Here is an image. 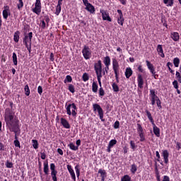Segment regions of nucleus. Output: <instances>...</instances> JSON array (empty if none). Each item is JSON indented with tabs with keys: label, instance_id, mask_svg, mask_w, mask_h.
<instances>
[{
	"label": "nucleus",
	"instance_id": "f8f14e48",
	"mask_svg": "<svg viewBox=\"0 0 181 181\" xmlns=\"http://www.w3.org/2000/svg\"><path fill=\"white\" fill-rule=\"evenodd\" d=\"M117 13H119V16L117 17V23L121 25V26H124V15L122 14V11L117 10Z\"/></svg>",
	"mask_w": 181,
	"mask_h": 181
},
{
	"label": "nucleus",
	"instance_id": "39448f33",
	"mask_svg": "<svg viewBox=\"0 0 181 181\" xmlns=\"http://www.w3.org/2000/svg\"><path fill=\"white\" fill-rule=\"evenodd\" d=\"M112 69L115 73L116 80H118V76H119V64L117 59H112Z\"/></svg>",
	"mask_w": 181,
	"mask_h": 181
},
{
	"label": "nucleus",
	"instance_id": "c03bdc74",
	"mask_svg": "<svg viewBox=\"0 0 181 181\" xmlns=\"http://www.w3.org/2000/svg\"><path fill=\"white\" fill-rule=\"evenodd\" d=\"M24 90L25 91V95H29L30 94V89H29V86L26 85Z\"/></svg>",
	"mask_w": 181,
	"mask_h": 181
},
{
	"label": "nucleus",
	"instance_id": "79ce46f5",
	"mask_svg": "<svg viewBox=\"0 0 181 181\" xmlns=\"http://www.w3.org/2000/svg\"><path fill=\"white\" fill-rule=\"evenodd\" d=\"M114 145H117V140L115 139H112L109 142L108 146H110V148H112V146H114Z\"/></svg>",
	"mask_w": 181,
	"mask_h": 181
},
{
	"label": "nucleus",
	"instance_id": "9d476101",
	"mask_svg": "<svg viewBox=\"0 0 181 181\" xmlns=\"http://www.w3.org/2000/svg\"><path fill=\"white\" fill-rule=\"evenodd\" d=\"M100 13L102 14L103 21H107V22H112L111 17H110V13L105 10L100 9Z\"/></svg>",
	"mask_w": 181,
	"mask_h": 181
},
{
	"label": "nucleus",
	"instance_id": "13d9d810",
	"mask_svg": "<svg viewBox=\"0 0 181 181\" xmlns=\"http://www.w3.org/2000/svg\"><path fill=\"white\" fill-rule=\"evenodd\" d=\"M156 104H157V106L158 107V108H162V103L160 102V100L159 99H157V101H156Z\"/></svg>",
	"mask_w": 181,
	"mask_h": 181
},
{
	"label": "nucleus",
	"instance_id": "4d7b16f0",
	"mask_svg": "<svg viewBox=\"0 0 181 181\" xmlns=\"http://www.w3.org/2000/svg\"><path fill=\"white\" fill-rule=\"evenodd\" d=\"M114 128H115V129H118V128H119V121H116L115 122Z\"/></svg>",
	"mask_w": 181,
	"mask_h": 181
},
{
	"label": "nucleus",
	"instance_id": "37998d69",
	"mask_svg": "<svg viewBox=\"0 0 181 181\" xmlns=\"http://www.w3.org/2000/svg\"><path fill=\"white\" fill-rule=\"evenodd\" d=\"M68 90L70 91V93H74L76 92V90L74 89V86L72 84L69 85Z\"/></svg>",
	"mask_w": 181,
	"mask_h": 181
},
{
	"label": "nucleus",
	"instance_id": "69168bd1",
	"mask_svg": "<svg viewBox=\"0 0 181 181\" xmlns=\"http://www.w3.org/2000/svg\"><path fill=\"white\" fill-rule=\"evenodd\" d=\"M14 145L16 147L21 146V144L19 143V141H18V140L14 141Z\"/></svg>",
	"mask_w": 181,
	"mask_h": 181
},
{
	"label": "nucleus",
	"instance_id": "c85d7f7f",
	"mask_svg": "<svg viewBox=\"0 0 181 181\" xmlns=\"http://www.w3.org/2000/svg\"><path fill=\"white\" fill-rule=\"evenodd\" d=\"M167 67H168V70L171 73V74H175V71H173L171 68L173 67V64H172L171 62H168Z\"/></svg>",
	"mask_w": 181,
	"mask_h": 181
},
{
	"label": "nucleus",
	"instance_id": "2eb2a0df",
	"mask_svg": "<svg viewBox=\"0 0 181 181\" xmlns=\"http://www.w3.org/2000/svg\"><path fill=\"white\" fill-rule=\"evenodd\" d=\"M67 169L69 173H70L71 179H73L74 181H76V173H74V170H73V168L71 167V165H68Z\"/></svg>",
	"mask_w": 181,
	"mask_h": 181
},
{
	"label": "nucleus",
	"instance_id": "1a4fd4ad",
	"mask_svg": "<svg viewBox=\"0 0 181 181\" xmlns=\"http://www.w3.org/2000/svg\"><path fill=\"white\" fill-rule=\"evenodd\" d=\"M137 133L140 138V142H144L145 141V132H144V128L139 124H137Z\"/></svg>",
	"mask_w": 181,
	"mask_h": 181
},
{
	"label": "nucleus",
	"instance_id": "393cba45",
	"mask_svg": "<svg viewBox=\"0 0 181 181\" xmlns=\"http://www.w3.org/2000/svg\"><path fill=\"white\" fill-rule=\"evenodd\" d=\"M146 115L149 119V121L151 122L152 124H155V122L153 121V118H152V115L151 112L148 110L146 111Z\"/></svg>",
	"mask_w": 181,
	"mask_h": 181
},
{
	"label": "nucleus",
	"instance_id": "bf43d9fd",
	"mask_svg": "<svg viewBox=\"0 0 181 181\" xmlns=\"http://www.w3.org/2000/svg\"><path fill=\"white\" fill-rule=\"evenodd\" d=\"M6 168H11L13 166V164L9 161H7L6 163Z\"/></svg>",
	"mask_w": 181,
	"mask_h": 181
},
{
	"label": "nucleus",
	"instance_id": "6e6552de",
	"mask_svg": "<svg viewBox=\"0 0 181 181\" xmlns=\"http://www.w3.org/2000/svg\"><path fill=\"white\" fill-rule=\"evenodd\" d=\"M95 71L96 73V76H103V66L101 64V60L98 61V62L94 64Z\"/></svg>",
	"mask_w": 181,
	"mask_h": 181
},
{
	"label": "nucleus",
	"instance_id": "f257e3e1",
	"mask_svg": "<svg viewBox=\"0 0 181 181\" xmlns=\"http://www.w3.org/2000/svg\"><path fill=\"white\" fill-rule=\"evenodd\" d=\"M5 122L9 129L14 131L16 128V121L13 119V114L9 108H6L4 115Z\"/></svg>",
	"mask_w": 181,
	"mask_h": 181
},
{
	"label": "nucleus",
	"instance_id": "cd10ccee",
	"mask_svg": "<svg viewBox=\"0 0 181 181\" xmlns=\"http://www.w3.org/2000/svg\"><path fill=\"white\" fill-rule=\"evenodd\" d=\"M60 12H62V4H58L56 7L55 14H57V16H59L60 15Z\"/></svg>",
	"mask_w": 181,
	"mask_h": 181
},
{
	"label": "nucleus",
	"instance_id": "680f3d73",
	"mask_svg": "<svg viewBox=\"0 0 181 181\" xmlns=\"http://www.w3.org/2000/svg\"><path fill=\"white\" fill-rule=\"evenodd\" d=\"M150 94H151V97H158V96L155 94V90H150Z\"/></svg>",
	"mask_w": 181,
	"mask_h": 181
},
{
	"label": "nucleus",
	"instance_id": "603ef678",
	"mask_svg": "<svg viewBox=\"0 0 181 181\" xmlns=\"http://www.w3.org/2000/svg\"><path fill=\"white\" fill-rule=\"evenodd\" d=\"M103 78V75L97 76V79H98V83H99V86H100V88H103L102 84H101V78Z\"/></svg>",
	"mask_w": 181,
	"mask_h": 181
},
{
	"label": "nucleus",
	"instance_id": "5701e85b",
	"mask_svg": "<svg viewBox=\"0 0 181 181\" xmlns=\"http://www.w3.org/2000/svg\"><path fill=\"white\" fill-rule=\"evenodd\" d=\"M86 11H88V12H90V13H94L95 11L94 6L91 5V4H89L88 6H86Z\"/></svg>",
	"mask_w": 181,
	"mask_h": 181
},
{
	"label": "nucleus",
	"instance_id": "0e129e2a",
	"mask_svg": "<svg viewBox=\"0 0 181 181\" xmlns=\"http://www.w3.org/2000/svg\"><path fill=\"white\" fill-rule=\"evenodd\" d=\"M163 181H170V179L169 178V177L168 175H164Z\"/></svg>",
	"mask_w": 181,
	"mask_h": 181
},
{
	"label": "nucleus",
	"instance_id": "72a5a7b5",
	"mask_svg": "<svg viewBox=\"0 0 181 181\" xmlns=\"http://www.w3.org/2000/svg\"><path fill=\"white\" fill-rule=\"evenodd\" d=\"M71 81H73V78L69 75L66 76L64 81L65 84L67 83H71Z\"/></svg>",
	"mask_w": 181,
	"mask_h": 181
},
{
	"label": "nucleus",
	"instance_id": "052dcab7",
	"mask_svg": "<svg viewBox=\"0 0 181 181\" xmlns=\"http://www.w3.org/2000/svg\"><path fill=\"white\" fill-rule=\"evenodd\" d=\"M156 155L158 162H160V154H159V151H156Z\"/></svg>",
	"mask_w": 181,
	"mask_h": 181
},
{
	"label": "nucleus",
	"instance_id": "6ab92c4d",
	"mask_svg": "<svg viewBox=\"0 0 181 181\" xmlns=\"http://www.w3.org/2000/svg\"><path fill=\"white\" fill-rule=\"evenodd\" d=\"M153 125V131L154 132V134L156 136H160V129L155 124V123Z\"/></svg>",
	"mask_w": 181,
	"mask_h": 181
},
{
	"label": "nucleus",
	"instance_id": "4be33fe9",
	"mask_svg": "<svg viewBox=\"0 0 181 181\" xmlns=\"http://www.w3.org/2000/svg\"><path fill=\"white\" fill-rule=\"evenodd\" d=\"M103 63L105 66H110L111 65V58L109 56H107L103 59Z\"/></svg>",
	"mask_w": 181,
	"mask_h": 181
},
{
	"label": "nucleus",
	"instance_id": "412c9836",
	"mask_svg": "<svg viewBox=\"0 0 181 181\" xmlns=\"http://www.w3.org/2000/svg\"><path fill=\"white\" fill-rule=\"evenodd\" d=\"M157 52L160 57H165V54L163 53V48L162 47V45H158L157 46Z\"/></svg>",
	"mask_w": 181,
	"mask_h": 181
},
{
	"label": "nucleus",
	"instance_id": "2f4dec72",
	"mask_svg": "<svg viewBox=\"0 0 181 181\" xmlns=\"http://www.w3.org/2000/svg\"><path fill=\"white\" fill-rule=\"evenodd\" d=\"M17 8L19 11L23 8V0H18L17 3Z\"/></svg>",
	"mask_w": 181,
	"mask_h": 181
},
{
	"label": "nucleus",
	"instance_id": "aec40b11",
	"mask_svg": "<svg viewBox=\"0 0 181 181\" xmlns=\"http://www.w3.org/2000/svg\"><path fill=\"white\" fill-rule=\"evenodd\" d=\"M133 73L134 71H132V69H131V67L126 68V70L124 72L126 78H129V77L132 76Z\"/></svg>",
	"mask_w": 181,
	"mask_h": 181
},
{
	"label": "nucleus",
	"instance_id": "bb28decb",
	"mask_svg": "<svg viewBox=\"0 0 181 181\" xmlns=\"http://www.w3.org/2000/svg\"><path fill=\"white\" fill-rule=\"evenodd\" d=\"M12 58L14 66H18V56L16 55V53H13Z\"/></svg>",
	"mask_w": 181,
	"mask_h": 181
},
{
	"label": "nucleus",
	"instance_id": "4468645a",
	"mask_svg": "<svg viewBox=\"0 0 181 181\" xmlns=\"http://www.w3.org/2000/svg\"><path fill=\"white\" fill-rule=\"evenodd\" d=\"M137 83H138V87L139 88H144V78L142 77V75L138 74Z\"/></svg>",
	"mask_w": 181,
	"mask_h": 181
},
{
	"label": "nucleus",
	"instance_id": "3c124183",
	"mask_svg": "<svg viewBox=\"0 0 181 181\" xmlns=\"http://www.w3.org/2000/svg\"><path fill=\"white\" fill-rule=\"evenodd\" d=\"M158 98V97H151V104L153 105H155V103H156Z\"/></svg>",
	"mask_w": 181,
	"mask_h": 181
},
{
	"label": "nucleus",
	"instance_id": "5fc2aeb1",
	"mask_svg": "<svg viewBox=\"0 0 181 181\" xmlns=\"http://www.w3.org/2000/svg\"><path fill=\"white\" fill-rule=\"evenodd\" d=\"M37 93L40 95H42V93H43V88L41 86H39L37 88Z\"/></svg>",
	"mask_w": 181,
	"mask_h": 181
},
{
	"label": "nucleus",
	"instance_id": "f03ea898",
	"mask_svg": "<svg viewBox=\"0 0 181 181\" xmlns=\"http://www.w3.org/2000/svg\"><path fill=\"white\" fill-rule=\"evenodd\" d=\"M33 37V33L32 32L29 33L25 36L23 42L25 43L27 50L30 53L32 50V37Z\"/></svg>",
	"mask_w": 181,
	"mask_h": 181
},
{
	"label": "nucleus",
	"instance_id": "338daca9",
	"mask_svg": "<svg viewBox=\"0 0 181 181\" xmlns=\"http://www.w3.org/2000/svg\"><path fill=\"white\" fill-rule=\"evenodd\" d=\"M176 148H177V151H180V149L181 148L180 143H179V142L176 143Z\"/></svg>",
	"mask_w": 181,
	"mask_h": 181
},
{
	"label": "nucleus",
	"instance_id": "ea45409f",
	"mask_svg": "<svg viewBox=\"0 0 181 181\" xmlns=\"http://www.w3.org/2000/svg\"><path fill=\"white\" fill-rule=\"evenodd\" d=\"M82 78L85 82L88 81V80L90 79V77L88 76V74L84 73L82 76Z\"/></svg>",
	"mask_w": 181,
	"mask_h": 181
},
{
	"label": "nucleus",
	"instance_id": "c9c22d12",
	"mask_svg": "<svg viewBox=\"0 0 181 181\" xmlns=\"http://www.w3.org/2000/svg\"><path fill=\"white\" fill-rule=\"evenodd\" d=\"M112 87L115 93H118V91H119V87H118V85H117V83H113L112 84Z\"/></svg>",
	"mask_w": 181,
	"mask_h": 181
},
{
	"label": "nucleus",
	"instance_id": "49530a36",
	"mask_svg": "<svg viewBox=\"0 0 181 181\" xmlns=\"http://www.w3.org/2000/svg\"><path fill=\"white\" fill-rule=\"evenodd\" d=\"M105 94V92L104 91V89L103 88H99V95L100 97H104Z\"/></svg>",
	"mask_w": 181,
	"mask_h": 181
},
{
	"label": "nucleus",
	"instance_id": "ddd939ff",
	"mask_svg": "<svg viewBox=\"0 0 181 181\" xmlns=\"http://www.w3.org/2000/svg\"><path fill=\"white\" fill-rule=\"evenodd\" d=\"M170 37L174 40V42H179L180 40V35L177 32H172L170 34Z\"/></svg>",
	"mask_w": 181,
	"mask_h": 181
},
{
	"label": "nucleus",
	"instance_id": "e2e57ef3",
	"mask_svg": "<svg viewBox=\"0 0 181 181\" xmlns=\"http://www.w3.org/2000/svg\"><path fill=\"white\" fill-rule=\"evenodd\" d=\"M40 26H41V28H42V29H45V28H46V23L45 22V21H41Z\"/></svg>",
	"mask_w": 181,
	"mask_h": 181
},
{
	"label": "nucleus",
	"instance_id": "58836bf2",
	"mask_svg": "<svg viewBox=\"0 0 181 181\" xmlns=\"http://www.w3.org/2000/svg\"><path fill=\"white\" fill-rule=\"evenodd\" d=\"M32 144L34 149H37V148H39V143H37V140H32Z\"/></svg>",
	"mask_w": 181,
	"mask_h": 181
},
{
	"label": "nucleus",
	"instance_id": "f704fd0d",
	"mask_svg": "<svg viewBox=\"0 0 181 181\" xmlns=\"http://www.w3.org/2000/svg\"><path fill=\"white\" fill-rule=\"evenodd\" d=\"M180 63V60L179 59V58L176 57L173 59V64L175 67H179Z\"/></svg>",
	"mask_w": 181,
	"mask_h": 181
},
{
	"label": "nucleus",
	"instance_id": "0eeeda50",
	"mask_svg": "<svg viewBox=\"0 0 181 181\" xmlns=\"http://www.w3.org/2000/svg\"><path fill=\"white\" fill-rule=\"evenodd\" d=\"M82 54L86 60H89V59H91V49H90V47L88 46H84L82 49Z\"/></svg>",
	"mask_w": 181,
	"mask_h": 181
},
{
	"label": "nucleus",
	"instance_id": "9b49d317",
	"mask_svg": "<svg viewBox=\"0 0 181 181\" xmlns=\"http://www.w3.org/2000/svg\"><path fill=\"white\" fill-rule=\"evenodd\" d=\"M146 66L148 69V70H150V71L151 72L153 76L154 77V78H156V71H155V68L153 67V64H152L149 61H146Z\"/></svg>",
	"mask_w": 181,
	"mask_h": 181
},
{
	"label": "nucleus",
	"instance_id": "4c0bfd02",
	"mask_svg": "<svg viewBox=\"0 0 181 181\" xmlns=\"http://www.w3.org/2000/svg\"><path fill=\"white\" fill-rule=\"evenodd\" d=\"M51 176L53 181H57V171L51 173Z\"/></svg>",
	"mask_w": 181,
	"mask_h": 181
},
{
	"label": "nucleus",
	"instance_id": "864d4df0",
	"mask_svg": "<svg viewBox=\"0 0 181 181\" xmlns=\"http://www.w3.org/2000/svg\"><path fill=\"white\" fill-rule=\"evenodd\" d=\"M173 86L174 87V88H175L176 90H177V88H179V85L177 83V81H174L173 82Z\"/></svg>",
	"mask_w": 181,
	"mask_h": 181
},
{
	"label": "nucleus",
	"instance_id": "c756f323",
	"mask_svg": "<svg viewBox=\"0 0 181 181\" xmlns=\"http://www.w3.org/2000/svg\"><path fill=\"white\" fill-rule=\"evenodd\" d=\"M92 91L93 93H97L98 91V85L95 82H93L92 84Z\"/></svg>",
	"mask_w": 181,
	"mask_h": 181
},
{
	"label": "nucleus",
	"instance_id": "dca6fc26",
	"mask_svg": "<svg viewBox=\"0 0 181 181\" xmlns=\"http://www.w3.org/2000/svg\"><path fill=\"white\" fill-rule=\"evenodd\" d=\"M162 156L164 159L165 163H169V152H168V150L163 151Z\"/></svg>",
	"mask_w": 181,
	"mask_h": 181
},
{
	"label": "nucleus",
	"instance_id": "423d86ee",
	"mask_svg": "<svg viewBox=\"0 0 181 181\" xmlns=\"http://www.w3.org/2000/svg\"><path fill=\"white\" fill-rule=\"evenodd\" d=\"M32 11L34 13H36V15H40L42 12V3L40 0H36L35 7L32 8Z\"/></svg>",
	"mask_w": 181,
	"mask_h": 181
},
{
	"label": "nucleus",
	"instance_id": "a878e982",
	"mask_svg": "<svg viewBox=\"0 0 181 181\" xmlns=\"http://www.w3.org/2000/svg\"><path fill=\"white\" fill-rule=\"evenodd\" d=\"M136 170H138V167H137L135 164H132V165H131L130 172H131L133 175H135Z\"/></svg>",
	"mask_w": 181,
	"mask_h": 181
},
{
	"label": "nucleus",
	"instance_id": "20e7f679",
	"mask_svg": "<svg viewBox=\"0 0 181 181\" xmlns=\"http://www.w3.org/2000/svg\"><path fill=\"white\" fill-rule=\"evenodd\" d=\"M66 110L68 115H72L73 117H76V115H77V112H76L77 107L76 106V104L72 103L68 105Z\"/></svg>",
	"mask_w": 181,
	"mask_h": 181
},
{
	"label": "nucleus",
	"instance_id": "09e8293b",
	"mask_svg": "<svg viewBox=\"0 0 181 181\" xmlns=\"http://www.w3.org/2000/svg\"><path fill=\"white\" fill-rule=\"evenodd\" d=\"M175 76H176L177 80L178 81V83H181L180 73L179 71H176Z\"/></svg>",
	"mask_w": 181,
	"mask_h": 181
},
{
	"label": "nucleus",
	"instance_id": "b1692460",
	"mask_svg": "<svg viewBox=\"0 0 181 181\" xmlns=\"http://www.w3.org/2000/svg\"><path fill=\"white\" fill-rule=\"evenodd\" d=\"M44 165V173L45 175H49V163L47 162H45L43 163Z\"/></svg>",
	"mask_w": 181,
	"mask_h": 181
},
{
	"label": "nucleus",
	"instance_id": "473e14b6",
	"mask_svg": "<svg viewBox=\"0 0 181 181\" xmlns=\"http://www.w3.org/2000/svg\"><path fill=\"white\" fill-rule=\"evenodd\" d=\"M13 40L14 42H16V43H18V42H19V32L17 31L14 33V36H13Z\"/></svg>",
	"mask_w": 181,
	"mask_h": 181
},
{
	"label": "nucleus",
	"instance_id": "f3484780",
	"mask_svg": "<svg viewBox=\"0 0 181 181\" xmlns=\"http://www.w3.org/2000/svg\"><path fill=\"white\" fill-rule=\"evenodd\" d=\"M61 124L63 125L64 128H66V129H70V124L67 121V119L64 118H61Z\"/></svg>",
	"mask_w": 181,
	"mask_h": 181
},
{
	"label": "nucleus",
	"instance_id": "a19ab883",
	"mask_svg": "<svg viewBox=\"0 0 181 181\" xmlns=\"http://www.w3.org/2000/svg\"><path fill=\"white\" fill-rule=\"evenodd\" d=\"M98 173H100L101 177H107V173L105 172V170L100 169L98 170Z\"/></svg>",
	"mask_w": 181,
	"mask_h": 181
},
{
	"label": "nucleus",
	"instance_id": "774afa93",
	"mask_svg": "<svg viewBox=\"0 0 181 181\" xmlns=\"http://www.w3.org/2000/svg\"><path fill=\"white\" fill-rule=\"evenodd\" d=\"M41 159H46V154L45 153H41Z\"/></svg>",
	"mask_w": 181,
	"mask_h": 181
},
{
	"label": "nucleus",
	"instance_id": "a211bd4d",
	"mask_svg": "<svg viewBox=\"0 0 181 181\" xmlns=\"http://www.w3.org/2000/svg\"><path fill=\"white\" fill-rule=\"evenodd\" d=\"M11 16V11L9 10V7L6 6L3 11V17L4 19H8V16Z\"/></svg>",
	"mask_w": 181,
	"mask_h": 181
},
{
	"label": "nucleus",
	"instance_id": "a18cd8bd",
	"mask_svg": "<svg viewBox=\"0 0 181 181\" xmlns=\"http://www.w3.org/2000/svg\"><path fill=\"white\" fill-rule=\"evenodd\" d=\"M50 170L51 173L57 172V170H56V165H54V163L50 164Z\"/></svg>",
	"mask_w": 181,
	"mask_h": 181
},
{
	"label": "nucleus",
	"instance_id": "e433bc0d",
	"mask_svg": "<svg viewBox=\"0 0 181 181\" xmlns=\"http://www.w3.org/2000/svg\"><path fill=\"white\" fill-rule=\"evenodd\" d=\"M69 146L70 149H71L72 151H78V146H76V145H74V144H73V143H70L69 144Z\"/></svg>",
	"mask_w": 181,
	"mask_h": 181
},
{
	"label": "nucleus",
	"instance_id": "de8ad7c7",
	"mask_svg": "<svg viewBox=\"0 0 181 181\" xmlns=\"http://www.w3.org/2000/svg\"><path fill=\"white\" fill-rule=\"evenodd\" d=\"M130 146L132 149H133V151H135V149H136V145L135 144V141H130Z\"/></svg>",
	"mask_w": 181,
	"mask_h": 181
},
{
	"label": "nucleus",
	"instance_id": "7ed1b4c3",
	"mask_svg": "<svg viewBox=\"0 0 181 181\" xmlns=\"http://www.w3.org/2000/svg\"><path fill=\"white\" fill-rule=\"evenodd\" d=\"M93 108L95 112H98V115L100 121H102V122H105V119H104V110H103V108L101 107V106H100V105L97 103H95L93 105Z\"/></svg>",
	"mask_w": 181,
	"mask_h": 181
},
{
	"label": "nucleus",
	"instance_id": "6e6d98bb",
	"mask_svg": "<svg viewBox=\"0 0 181 181\" xmlns=\"http://www.w3.org/2000/svg\"><path fill=\"white\" fill-rule=\"evenodd\" d=\"M138 70L140 73H145V70L142 67V65H139L138 66Z\"/></svg>",
	"mask_w": 181,
	"mask_h": 181
},
{
	"label": "nucleus",
	"instance_id": "8fccbe9b",
	"mask_svg": "<svg viewBox=\"0 0 181 181\" xmlns=\"http://www.w3.org/2000/svg\"><path fill=\"white\" fill-rule=\"evenodd\" d=\"M75 170L77 177H80V168H78V165L75 166Z\"/></svg>",
	"mask_w": 181,
	"mask_h": 181
},
{
	"label": "nucleus",
	"instance_id": "7c9ffc66",
	"mask_svg": "<svg viewBox=\"0 0 181 181\" xmlns=\"http://www.w3.org/2000/svg\"><path fill=\"white\" fill-rule=\"evenodd\" d=\"M163 3L166 6H173V0H163Z\"/></svg>",
	"mask_w": 181,
	"mask_h": 181
}]
</instances>
